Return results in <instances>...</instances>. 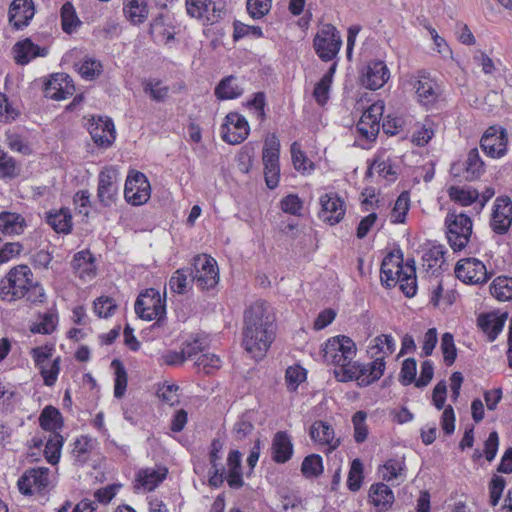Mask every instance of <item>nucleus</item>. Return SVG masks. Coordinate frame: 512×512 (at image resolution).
Segmentation results:
<instances>
[{"mask_svg": "<svg viewBox=\"0 0 512 512\" xmlns=\"http://www.w3.org/2000/svg\"><path fill=\"white\" fill-rule=\"evenodd\" d=\"M243 345L255 359H261L273 341L268 306L264 301L253 303L244 314Z\"/></svg>", "mask_w": 512, "mask_h": 512, "instance_id": "obj_1", "label": "nucleus"}, {"mask_svg": "<svg viewBox=\"0 0 512 512\" xmlns=\"http://www.w3.org/2000/svg\"><path fill=\"white\" fill-rule=\"evenodd\" d=\"M0 298L7 302L26 299L36 304L45 300V291L42 285L34 279L31 269L27 265H17L0 280Z\"/></svg>", "mask_w": 512, "mask_h": 512, "instance_id": "obj_2", "label": "nucleus"}, {"mask_svg": "<svg viewBox=\"0 0 512 512\" xmlns=\"http://www.w3.org/2000/svg\"><path fill=\"white\" fill-rule=\"evenodd\" d=\"M381 282L386 287L399 285V289L407 296L413 297L417 291V277L414 261L403 264L402 253H389L381 264Z\"/></svg>", "mask_w": 512, "mask_h": 512, "instance_id": "obj_3", "label": "nucleus"}, {"mask_svg": "<svg viewBox=\"0 0 512 512\" xmlns=\"http://www.w3.org/2000/svg\"><path fill=\"white\" fill-rule=\"evenodd\" d=\"M323 360L335 366V377L340 381L344 370L349 368L357 354L355 342L344 335L329 338L322 348Z\"/></svg>", "mask_w": 512, "mask_h": 512, "instance_id": "obj_4", "label": "nucleus"}, {"mask_svg": "<svg viewBox=\"0 0 512 512\" xmlns=\"http://www.w3.org/2000/svg\"><path fill=\"white\" fill-rule=\"evenodd\" d=\"M447 239L455 251L464 249L472 235V220L464 213L449 212L445 219Z\"/></svg>", "mask_w": 512, "mask_h": 512, "instance_id": "obj_5", "label": "nucleus"}, {"mask_svg": "<svg viewBox=\"0 0 512 512\" xmlns=\"http://www.w3.org/2000/svg\"><path fill=\"white\" fill-rule=\"evenodd\" d=\"M341 46V35L332 24L323 25L313 39L314 50L324 62H329L336 58Z\"/></svg>", "mask_w": 512, "mask_h": 512, "instance_id": "obj_6", "label": "nucleus"}, {"mask_svg": "<svg viewBox=\"0 0 512 512\" xmlns=\"http://www.w3.org/2000/svg\"><path fill=\"white\" fill-rule=\"evenodd\" d=\"M386 363L378 361H372L365 365L357 361L344 370V374L341 377V382L356 380L360 386H368L373 382L379 380L385 371Z\"/></svg>", "mask_w": 512, "mask_h": 512, "instance_id": "obj_7", "label": "nucleus"}, {"mask_svg": "<svg viewBox=\"0 0 512 512\" xmlns=\"http://www.w3.org/2000/svg\"><path fill=\"white\" fill-rule=\"evenodd\" d=\"M280 142L275 134L269 135L264 142L262 160L265 182L268 188L277 187L280 176L279 167Z\"/></svg>", "mask_w": 512, "mask_h": 512, "instance_id": "obj_8", "label": "nucleus"}, {"mask_svg": "<svg viewBox=\"0 0 512 512\" xmlns=\"http://www.w3.org/2000/svg\"><path fill=\"white\" fill-rule=\"evenodd\" d=\"M193 281L202 290L215 287L219 281V269L214 258L207 254H201L194 258Z\"/></svg>", "mask_w": 512, "mask_h": 512, "instance_id": "obj_9", "label": "nucleus"}, {"mask_svg": "<svg viewBox=\"0 0 512 512\" xmlns=\"http://www.w3.org/2000/svg\"><path fill=\"white\" fill-rule=\"evenodd\" d=\"M135 312L143 320L160 319L165 314V305L159 291L150 288L141 293L135 302Z\"/></svg>", "mask_w": 512, "mask_h": 512, "instance_id": "obj_10", "label": "nucleus"}, {"mask_svg": "<svg viewBox=\"0 0 512 512\" xmlns=\"http://www.w3.org/2000/svg\"><path fill=\"white\" fill-rule=\"evenodd\" d=\"M151 196V186L147 177L139 172L129 173L124 188V197L126 201L134 206L145 204Z\"/></svg>", "mask_w": 512, "mask_h": 512, "instance_id": "obj_11", "label": "nucleus"}, {"mask_svg": "<svg viewBox=\"0 0 512 512\" xmlns=\"http://www.w3.org/2000/svg\"><path fill=\"white\" fill-rule=\"evenodd\" d=\"M250 127L246 118L237 112L228 113L221 125L222 139L231 145L242 143L249 135Z\"/></svg>", "mask_w": 512, "mask_h": 512, "instance_id": "obj_12", "label": "nucleus"}, {"mask_svg": "<svg viewBox=\"0 0 512 512\" xmlns=\"http://www.w3.org/2000/svg\"><path fill=\"white\" fill-rule=\"evenodd\" d=\"M456 277L467 284H482L489 279L485 264L477 258L460 259L455 266Z\"/></svg>", "mask_w": 512, "mask_h": 512, "instance_id": "obj_13", "label": "nucleus"}, {"mask_svg": "<svg viewBox=\"0 0 512 512\" xmlns=\"http://www.w3.org/2000/svg\"><path fill=\"white\" fill-rule=\"evenodd\" d=\"M119 179L117 171L104 168L98 175L97 198L104 207H110L118 198Z\"/></svg>", "mask_w": 512, "mask_h": 512, "instance_id": "obj_14", "label": "nucleus"}, {"mask_svg": "<svg viewBox=\"0 0 512 512\" xmlns=\"http://www.w3.org/2000/svg\"><path fill=\"white\" fill-rule=\"evenodd\" d=\"M17 484L24 495L41 492L50 485V470L46 467L30 468L19 478Z\"/></svg>", "mask_w": 512, "mask_h": 512, "instance_id": "obj_15", "label": "nucleus"}, {"mask_svg": "<svg viewBox=\"0 0 512 512\" xmlns=\"http://www.w3.org/2000/svg\"><path fill=\"white\" fill-rule=\"evenodd\" d=\"M507 133L502 127L491 126L483 134L480 146L487 156L500 158L507 151Z\"/></svg>", "mask_w": 512, "mask_h": 512, "instance_id": "obj_16", "label": "nucleus"}, {"mask_svg": "<svg viewBox=\"0 0 512 512\" xmlns=\"http://www.w3.org/2000/svg\"><path fill=\"white\" fill-rule=\"evenodd\" d=\"M512 224V200L505 197L496 198L491 219L490 227L497 234H505L510 229Z\"/></svg>", "mask_w": 512, "mask_h": 512, "instance_id": "obj_17", "label": "nucleus"}, {"mask_svg": "<svg viewBox=\"0 0 512 512\" xmlns=\"http://www.w3.org/2000/svg\"><path fill=\"white\" fill-rule=\"evenodd\" d=\"M384 111V103L381 101L373 103L357 123V130L368 140H373L379 133L380 120Z\"/></svg>", "mask_w": 512, "mask_h": 512, "instance_id": "obj_18", "label": "nucleus"}, {"mask_svg": "<svg viewBox=\"0 0 512 512\" xmlns=\"http://www.w3.org/2000/svg\"><path fill=\"white\" fill-rule=\"evenodd\" d=\"M321 210L319 217L324 222L335 225L339 223L345 215L344 201L335 193H326L319 199Z\"/></svg>", "mask_w": 512, "mask_h": 512, "instance_id": "obj_19", "label": "nucleus"}, {"mask_svg": "<svg viewBox=\"0 0 512 512\" xmlns=\"http://www.w3.org/2000/svg\"><path fill=\"white\" fill-rule=\"evenodd\" d=\"M88 131L98 146L109 147L115 140V128L111 119L93 117L88 123Z\"/></svg>", "mask_w": 512, "mask_h": 512, "instance_id": "obj_20", "label": "nucleus"}, {"mask_svg": "<svg viewBox=\"0 0 512 512\" xmlns=\"http://www.w3.org/2000/svg\"><path fill=\"white\" fill-rule=\"evenodd\" d=\"M390 72L383 61H371L361 76V83L368 89L377 90L389 80Z\"/></svg>", "mask_w": 512, "mask_h": 512, "instance_id": "obj_21", "label": "nucleus"}, {"mask_svg": "<svg viewBox=\"0 0 512 512\" xmlns=\"http://www.w3.org/2000/svg\"><path fill=\"white\" fill-rule=\"evenodd\" d=\"M46 96L54 100H65L75 92L71 77L64 73H57L46 84Z\"/></svg>", "mask_w": 512, "mask_h": 512, "instance_id": "obj_22", "label": "nucleus"}, {"mask_svg": "<svg viewBox=\"0 0 512 512\" xmlns=\"http://www.w3.org/2000/svg\"><path fill=\"white\" fill-rule=\"evenodd\" d=\"M13 59L18 65H27L37 57H45L48 54L46 47H40L30 38L18 41L12 48Z\"/></svg>", "mask_w": 512, "mask_h": 512, "instance_id": "obj_23", "label": "nucleus"}, {"mask_svg": "<svg viewBox=\"0 0 512 512\" xmlns=\"http://www.w3.org/2000/svg\"><path fill=\"white\" fill-rule=\"evenodd\" d=\"M311 439L320 446L326 447V452H332L340 445L335 437L334 429L324 421H315L309 431Z\"/></svg>", "mask_w": 512, "mask_h": 512, "instance_id": "obj_24", "label": "nucleus"}, {"mask_svg": "<svg viewBox=\"0 0 512 512\" xmlns=\"http://www.w3.org/2000/svg\"><path fill=\"white\" fill-rule=\"evenodd\" d=\"M187 13L197 19L214 23L221 18L222 10L212 0H186Z\"/></svg>", "mask_w": 512, "mask_h": 512, "instance_id": "obj_25", "label": "nucleus"}, {"mask_svg": "<svg viewBox=\"0 0 512 512\" xmlns=\"http://www.w3.org/2000/svg\"><path fill=\"white\" fill-rule=\"evenodd\" d=\"M167 472V468L162 466L140 469L136 473L134 488L153 491L166 478Z\"/></svg>", "mask_w": 512, "mask_h": 512, "instance_id": "obj_26", "label": "nucleus"}, {"mask_svg": "<svg viewBox=\"0 0 512 512\" xmlns=\"http://www.w3.org/2000/svg\"><path fill=\"white\" fill-rule=\"evenodd\" d=\"M35 14L32 0H14L9 8V22L15 29L27 26Z\"/></svg>", "mask_w": 512, "mask_h": 512, "instance_id": "obj_27", "label": "nucleus"}, {"mask_svg": "<svg viewBox=\"0 0 512 512\" xmlns=\"http://www.w3.org/2000/svg\"><path fill=\"white\" fill-rule=\"evenodd\" d=\"M444 255L445 251L442 245L431 244L424 248L422 255L424 271L431 276L440 274L445 264Z\"/></svg>", "mask_w": 512, "mask_h": 512, "instance_id": "obj_28", "label": "nucleus"}, {"mask_svg": "<svg viewBox=\"0 0 512 512\" xmlns=\"http://www.w3.org/2000/svg\"><path fill=\"white\" fill-rule=\"evenodd\" d=\"M368 497L369 502L378 512L387 511L392 507L395 501L392 490L383 482L371 485Z\"/></svg>", "mask_w": 512, "mask_h": 512, "instance_id": "obj_29", "label": "nucleus"}, {"mask_svg": "<svg viewBox=\"0 0 512 512\" xmlns=\"http://www.w3.org/2000/svg\"><path fill=\"white\" fill-rule=\"evenodd\" d=\"M71 265L75 274L83 281L92 280L96 276L95 259L88 250L76 253Z\"/></svg>", "mask_w": 512, "mask_h": 512, "instance_id": "obj_30", "label": "nucleus"}, {"mask_svg": "<svg viewBox=\"0 0 512 512\" xmlns=\"http://www.w3.org/2000/svg\"><path fill=\"white\" fill-rule=\"evenodd\" d=\"M395 350V340L391 335L381 334L375 337L368 347V353L373 361L381 360L385 362V358L392 355Z\"/></svg>", "mask_w": 512, "mask_h": 512, "instance_id": "obj_31", "label": "nucleus"}, {"mask_svg": "<svg viewBox=\"0 0 512 512\" xmlns=\"http://www.w3.org/2000/svg\"><path fill=\"white\" fill-rule=\"evenodd\" d=\"M149 7L146 0H124L123 13L133 25L144 23L149 16Z\"/></svg>", "mask_w": 512, "mask_h": 512, "instance_id": "obj_32", "label": "nucleus"}, {"mask_svg": "<svg viewBox=\"0 0 512 512\" xmlns=\"http://www.w3.org/2000/svg\"><path fill=\"white\" fill-rule=\"evenodd\" d=\"M293 454V444L286 432L280 431L272 441V458L277 463L287 462Z\"/></svg>", "mask_w": 512, "mask_h": 512, "instance_id": "obj_33", "label": "nucleus"}, {"mask_svg": "<svg viewBox=\"0 0 512 512\" xmlns=\"http://www.w3.org/2000/svg\"><path fill=\"white\" fill-rule=\"evenodd\" d=\"M506 314L497 315L494 313L483 314L478 318V325L482 331L488 336L489 341H494L498 334L502 331Z\"/></svg>", "mask_w": 512, "mask_h": 512, "instance_id": "obj_34", "label": "nucleus"}, {"mask_svg": "<svg viewBox=\"0 0 512 512\" xmlns=\"http://www.w3.org/2000/svg\"><path fill=\"white\" fill-rule=\"evenodd\" d=\"M418 100L423 105H430L436 101L439 95L437 84L427 76H420L415 84Z\"/></svg>", "mask_w": 512, "mask_h": 512, "instance_id": "obj_35", "label": "nucleus"}, {"mask_svg": "<svg viewBox=\"0 0 512 512\" xmlns=\"http://www.w3.org/2000/svg\"><path fill=\"white\" fill-rule=\"evenodd\" d=\"M241 453L238 450L230 451L227 457L228 471L226 480L233 489H239L244 485L241 473Z\"/></svg>", "mask_w": 512, "mask_h": 512, "instance_id": "obj_36", "label": "nucleus"}, {"mask_svg": "<svg viewBox=\"0 0 512 512\" xmlns=\"http://www.w3.org/2000/svg\"><path fill=\"white\" fill-rule=\"evenodd\" d=\"M47 223L57 233L68 234L72 230V215L69 209L61 208L47 214Z\"/></svg>", "mask_w": 512, "mask_h": 512, "instance_id": "obj_37", "label": "nucleus"}, {"mask_svg": "<svg viewBox=\"0 0 512 512\" xmlns=\"http://www.w3.org/2000/svg\"><path fill=\"white\" fill-rule=\"evenodd\" d=\"M377 173L382 178L388 181L396 179V170L392 164L391 159L385 153H380L375 156L372 164L369 166L367 175Z\"/></svg>", "mask_w": 512, "mask_h": 512, "instance_id": "obj_38", "label": "nucleus"}, {"mask_svg": "<svg viewBox=\"0 0 512 512\" xmlns=\"http://www.w3.org/2000/svg\"><path fill=\"white\" fill-rule=\"evenodd\" d=\"M406 464L404 459H389L379 467V473L386 482L404 480Z\"/></svg>", "mask_w": 512, "mask_h": 512, "instance_id": "obj_39", "label": "nucleus"}, {"mask_svg": "<svg viewBox=\"0 0 512 512\" xmlns=\"http://www.w3.org/2000/svg\"><path fill=\"white\" fill-rule=\"evenodd\" d=\"M24 218L17 213H0V232L4 235H18L24 230Z\"/></svg>", "mask_w": 512, "mask_h": 512, "instance_id": "obj_40", "label": "nucleus"}, {"mask_svg": "<svg viewBox=\"0 0 512 512\" xmlns=\"http://www.w3.org/2000/svg\"><path fill=\"white\" fill-rule=\"evenodd\" d=\"M484 172L485 164L480 157L478 149H471L465 161L464 178L468 181H474L480 178Z\"/></svg>", "mask_w": 512, "mask_h": 512, "instance_id": "obj_41", "label": "nucleus"}, {"mask_svg": "<svg viewBox=\"0 0 512 512\" xmlns=\"http://www.w3.org/2000/svg\"><path fill=\"white\" fill-rule=\"evenodd\" d=\"M243 88L234 76H228L220 81L215 88V95L221 100L234 99L241 96Z\"/></svg>", "mask_w": 512, "mask_h": 512, "instance_id": "obj_42", "label": "nucleus"}, {"mask_svg": "<svg viewBox=\"0 0 512 512\" xmlns=\"http://www.w3.org/2000/svg\"><path fill=\"white\" fill-rule=\"evenodd\" d=\"M40 426L51 433H58L63 426L62 416L58 409L47 406L43 409L40 417Z\"/></svg>", "mask_w": 512, "mask_h": 512, "instance_id": "obj_43", "label": "nucleus"}, {"mask_svg": "<svg viewBox=\"0 0 512 512\" xmlns=\"http://www.w3.org/2000/svg\"><path fill=\"white\" fill-rule=\"evenodd\" d=\"M490 292L498 301H509L512 299V277L499 276L490 285Z\"/></svg>", "mask_w": 512, "mask_h": 512, "instance_id": "obj_44", "label": "nucleus"}, {"mask_svg": "<svg viewBox=\"0 0 512 512\" xmlns=\"http://www.w3.org/2000/svg\"><path fill=\"white\" fill-rule=\"evenodd\" d=\"M77 71L82 78L86 80H94L103 71L101 62L95 58L85 57L82 61L76 65Z\"/></svg>", "mask_w": 512, "mask_h": 512, "instance_id": "obj_45", "label": "nucleus"}, {"mask_svg": "<svg viewBox=\"0 0 512 512\" xmlns=\"http://www.w3.org/2000/svg\"><path fill=\"white\" fill-rule=\"evenodd\" d=\"M143 90L153 101L163 102L167 99L170 89L162 81L157 79H148L142 83Z\"/></svg>", "mask_w": 512, "mask_h": 512, "instance_id": "obj_46", "label": "nucleus"}, {"mask_svg": "<svg viewBox=\"0 0 512 512\" xmlns=\"http://www.w3.org/2000/svg\"><path fill=\"white\" fill-rule=\"evenodd\" d=\"M448 194L452 201L461 206H469L479 198L478 191L471 188L453 186L449 188Z\"/></svg>", "mask_w": 512, "mask_h": 512, "instance_id": "obj_47", "label": "nucleus"}, {"mask_svg": "<svg viewBox=\"0 0 512 512\" xmlns=\"http://www.w3.org/2000/svg\"><path fill=\"white\" fill-rule=\"evenodd\" d=\"M63 443L64 439L59 433L50 434L44 450L45 457L49 463H58Z\"/></svg>", "mask_w": 512, "mask_h": 512, "instance_id": "obj_48", "label": "nucleus"}, {"mask_svg": "<svg viewBox=\"0 0 512 512\" xmlns=\"http://www.w3.org/2000/svg\"><path fill=\"white\" fill-rule=\"evenodd\" d=\"M58 323V317L54 312H46L39 315L37 322L31 327V332L40 334L52 333Z\"/></svg>", "mask_w": 512, "mask_h": 512, "instance_id": "obj_49", "label": "nucleus"}, {"mask_svg": "<svg viewBox=\"0 0 512 512\" xmlns=\"http://www.w3.org/2000/svg\"><path fill=\"white\" fill-rule=\"evenodd\" d=\"M61 21L62 29L66 33L73 32L81 23L74 6L70 2H66L61 8Z\"/></svg>", "mask_w": 512, "mask_h": 512, "instance_id": "obj_50", "label": "nucleus"}, {"mask_svg": "<svg viewBox=\"0 0 512 512\" xmlns=\"http://www.w3.org/2000/svg\"><path fill=\"white\" fill-rule=\"evenodd\" d=\"M301 471L305 477H318L323 473L322 457L318 454H311L304 458Z\"/></svg>", "mask_w": 512, "mask_h": 512, "instance_id": "obj_51", "label": "nucleus"}, {"mask_svg": "<svg viewBox=\"0 0 512 512\" xmlns=\"http://www.w3.org/2000/svg\"><path fill=\"white\" fill-rule=\"evenodd\" d=\"M46 386H53L60 372V357L37 367Z\"/></svg>", "mask_w": 512, "mask_h": 512, "instance_id": "obj_52", "label": "nucleus"}, {"mask_svg": "<svg viewBox=\"0 0 512 512\" xmlns=\"http://www.w3.org/2000/svg\"><path fill=\"white\" fill-rule=\"evenodd\" d=\"M410 199L407 192L401 193L391 211V222L392 223H403L406 218V214L409 210Z\"/></svg>", "mask_w": 512, "mask_h": 512, "instance_id": "obj_53", "label": "nucleus"}, {"mask_svg": "<svg viewBox=\"0 0 512 512\" xmlns=\"http://www.w3.org/2000/svg\"><path fill=\"white\" fill-rule=\"evenodd\" d=\"M221 359L212 353H203L198 356L196 363L194 364L198 371H202L205 374H210L221 367Z\"/></svg>", "mask_w": 512, "mask_h": 512, "instance_id": "obj_54", "label": "nucleus"}, {"mask_svg": "<svg viewBox=\"0 0 512 512\" xmlns=\"http://www.w3.org/2000/svg\"><path fill=\"white\" fill-rule=\"evenodd\" d=\"M306 371L299 365L290 366L285 373V381L289 391L294 392L305 381Z\"/></svg>", "mask_w": 512, "mask_h": 512, "instance_id": "obj_55", "label": "nucleus"}, {"mask_svg": "<svg viewBox=\"0 0 512 512\" xmlns=\"http://www.w3.org/2000/svg\"><path fill=\"white\" fill-rule=\"evenodd\" d=\"M440 348L445 364L451 366L457 357V349L454 343V337L451 333L446 332L442 335Z\"/></svg>", "mask_w": 512, "mask_h": 512, "instance_id": "obj_56", "label": "nucleus"}, {"mask_svg": "<svg viewBox=\"0 0 512 512\" xmlns=\"http://www.w3.org/2000/svg\"><path fill=\"white\" fill-rule=\"evenodd\" d=\"M363 481V464L359 459H354L348 473L347 486L350 491L356 492L360 489Z\"/></svg>", "mask_w": 512, "mask_h": 512, "instance_id": "obj_57", "label": "nucleus"}, {"mask_svg": "<svg viewBox=\"0 0 512 512\" xmlns=\"http://www.w3.org/2000/svg\"><path fill=\"white\" fill-rule=\"evenodd\" d=\"M112 365L116 368L114 395L116 398H120L124 395L127 387V373L119 360H113Z\"/></svg>", "mask_w": 512, "mask_h": 512, "instance_id": "obj_58", "label": "nucleus"}, {"mask_svg": "<svg viewBox=\"0 0 512 512\" xmlns=\"http://www.w3.org/2000/svg\"><path fill=\"white\" fill-rule=\"evenodd\" d=\"M366 413L363 411L356 412L352 417L354 425V438L357 443H362L367 439L368 429L365 424Z\"/></svg>", "mask_w": 512, "mask_h": 512, "instance_id": "obj_59", "label": "nucleus"}, {"mask_svg": "<svg viewBox=\"0 0 512 512\" xmlns=\"http://www.w3.org/2000/svg\"><path fill=\"white\" fill-rule=\"evenodd\" d=\"M272 0H247V11L254 19L267 15L271 9Z\"/></svg>", "mask_w": 512, "mask_h": 512, "instance_id": "obj_60", "label": "nucleus"}, {"mask_svg": "<svg viewBox=\"0 0 512 512\" xmlns=\"http://www.w3.org/2000/svg\"><path fill=\"white\" fill-rule=\"evenodd\" d=\"M116 307L117 305L111 297L101 296L94 301V311L101 318L111 316Z\"/></svg>", "mask_w": 512, "mask_h": 512, "instance_id": "obj_61", "label": "nucleus"}, {"mask_svg": "<svg viewBox=\"0 0 512 512\" xmlns=\"http://www.w3.org/2000/svg\"><path fill=\"white\" fill-rule=\"evenodd\" d=\"M506 486V481L502 476H494L489 483V496H490V504L495 507L498 505L504 488Z\"/></svg>", "mask_w": 512, "mask_h": 512, "instance_id": "obj_62", "label": "nucleus"}, {"mask_svg": "<svg viewBox=\"0 0 512 512\" xmlns=\"http://www.w3.org/2000/svg\"><path fill=\"white\" fill-rule=\"evenodd\" d=\"M53 352V345H44L33 348L30 353L34 361L35 367L37 368L49 361H52L51 358L53 356Z\"/></svg>", "mask_w": 512, "mask_h": 512, "instance_id": "obj_63", "label": "nucleus"}, {"mask_svg": "<svg viewBox=\"0 0 512 512\" xmlns=\"http://www.w3.org/2000/svg\"><path fill=\"white\" fill-rule=\"evenodd\" d=\"M291 157L293 166L298 171H306L308 169V164L311 166L308 158L305 153L301 150V146L298 142H293L291 144Z\"/></svg>", "mask_w": 512, "mask_h": 512, "instance_id": "obj_64", "label": "nucleus"}]
</instances>
